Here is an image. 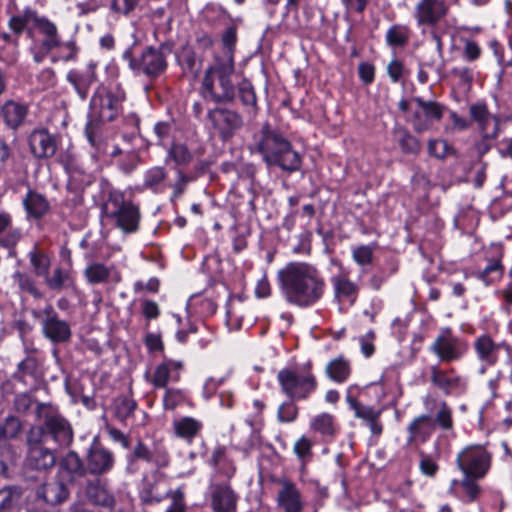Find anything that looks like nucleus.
Masks as SVG:
<instances>
[{
	"mask_svg": "<svg viewBox=\"0 0 512 512\" xmlns=\"http://www.w3.org/2000/svg\"><path fill=\"white\" fill-rule=\"evenodd\" d=\"M163 479L158 475L143 480L142 488L139 492L140 501L145 505H156L161 503L171 489L164 487Z\"/></svg>",
	"mask_w": 512,
	"mask_h": 512,
	"instance_id": "a878e982",
	"label": "nucleus"
},
{
	"mask_svg": "<svg viewBox=\"0 0 512 512\" xmlns=\"http://www.w3.org/2000/svg\"><path fill=\"white\" fill-rule=\"evenodd\" d=\"M334 299L340 305L352 306L359 293V288L355 282L349 279L347 275L338 274L331 278Z\"/></svg>",
	"mask_w": 512,
	"mask_h": 512,
	"instance_id": "393cba45",
	"label": "nucleus"
},
{
	"mask_svg": "<svg viewBox=\"0 0 512 512\" xmlns=\"http://www.w3.org/2000/svg\"><path fill=\"white\" fill-rule=\"evenodd\" d=\"M182 367L180 361L165 360L156 367L151 379L152 384L156 388H164L170 380L178 381Z\"/></svg>",
	"mask_w": 512,
	"mask_h": 512,
	"instance_id": "2f4dec72",
	"label": "nucleus"
},
{
	"mask_svg": "<svg viewBox=\"0 0 512 512\" xmlns=\"http://www.w3.org/2000/svg\"><path fill=\"white\" fill-rule=\"evenodd\" d=\"M277 381L280 391L290 400H307L318 387L311 363L279 370Z\"/></svg>",
	"mask_w": 512,
	"mask_h": 512,
	"instance_id": "20e7f679",
	"label": "nucleus"
},
{
	"mask_svg": "<svg viewBox=\"0 0 512 512\" xmlns=\"http://www.w3.org/2000/svg\"><path fill=\"white\" fill-rule=\"evenodd\" d=\"M23 207L28 218L40 219L46 215L50 209L47 198L39 192L29 189L22 200Z\"/></svg>",
	"mask_w": 512,
	"mask_h": 512,
	"instance_id": "72a5a7b5",
	"label": "nucleus"
},
{
	"mask_svg": "<svg viewBox=\"0 0 512 512\" xmlns=\"http://www.w3.org/2000/svg\"><path fill=\"white\" fill-rule=\"evenodd\" d=\"M208 119L222 140H228L243 125L242 117L235 111L215 108L208 112Z\"/></svg>",
	"mask_w": 512,
	"mask_h": 512,
	"instance_id": "f3484780",
	"label": "nucleus"
},
{
	"mask_svg": "<svg viewBox=\"0 0 512 512\" xmlns=\"http://www.w3.org/2000/svg\"><path fill=\"white\" fill-rule=\"evenodd\" d=\"M311 428L324 436H333L336 433L334 417L328 413L317 415L311 423Z\"/></svg>",
	"mask_w": 512,
	"mask_h": 512,
	"instance_id": "864d4df0",
	"label": "nucleus"
},
{
	"mask_svg": "<svg viewBox=\"0 0 512 512\" xmlns=\"http://www.w3.org/2000/svg\"><path fill=\"white\" fill-rule=\"evenodd\" d=\"M172 44L162 43L158 48L146 47L139 58L132 55L130 49L123 53V59L132 70L138 71L149 78H156L167 69V56L172 52Z\"/></svg>",
	"mask_w": 512,
	"mask_h": 512,
	"instance_id": "0eeeda50",
	"label": "nucleus"
},
{
	"mask_svg": "<svg viewBox=\"0 0 512 512\" xmlns=\"http://www.w3.org/2000/svg\"><path fill=\"white\" fill-rule=\"evenodd\" d=\"M419 470L429 478H434L439 471V454H428L420 450L419 453Z\"/></svg>",
	"mask_w": 512,
	"mask_h": 512,
	"instance_id": "3c124183",
	"label": "nucleus"
},
{
	"mask_svg": "<svg viewBox=\"0 0 512 512\" xmlns=\"http://www.w3.org/2000/svg\"><path fill=\"white\" fill-rule=\"evenodd\" d=\"M176 59L185 74L197 77L201 69V62L197 60L192 47L185 45L176 52Z\"/></svg>",
	"mask_w": 512,
	"mask_h": 512,
	"instance_id": "4c0bfd02",
	"label": "nucleus"
},
{
	"mask_svg": "<svg viewBox=\"0 0 512 512\" xmlns=\"http://www.w3.org/2000/svg\"><path fill=\"white\" fill-rule=\"evenodd\" d=\"M85 462L88 473L99 477L112 470L115 458L110 450L94 442L86 452Z\"/></svg>",
	"mask_w": 512,
	"mask_h": 512,
	"instance_id": "a211bd4d",
	"label": "nucleus"
},
{
	"mask_svg": "<svg viewBox=\"0 0 512 512\" xmlns=\"http://www.w3.org/2000/svg\"><path fill=\"white\" fill-rule=\"evenodd\" d=\"M61 468L67 472L71 479L84 477L88 473L86 462L74 451H69L61 461Z\"/></svg>",
	"mask_w": 512,
	"mask_h": 512,
	"instance_id": "a19ab883",
	"label": "nucleus"
},
{
	"mask_svg": "<svg viewBox=\"0 0 512 512\" xmlns=\"http://www.w3.org/2000/svg\"><path fill=\"white\" fill-rule=\"evenodd\" d=\"M166 498L170 499V505L165 512H186L185 492L182 487L170 490Z\"/></svg>",
	"mask_w": 512,
	"mask_h": 512,
	"instance_id": "13d9d810",
	"label": "nucleus"
},
{
	"mask_svg": "<svg viewBox=\"0 0 512 512\" xmlns=\"http://www.w3.org/2000/svg\"><path fill=\"white\" fill-rule=\"evenodd\" d=\"M238 91L243 105L251 107L253 109L257 108V98L254 91V87L248 80H242L238 84Z\"/></svg>",
	"mask_w": 512,
	"mask_h": 512,
	"instance_id": "052dcab7",
	"label": "nucleus"
},
{
	"mask_svg": "<svg viewBox=\"0 0 512 512\" xmlns=\"http://www.w3.org/2000/svg\"><path fill=\"white\" fill-rule=\"evenodd\" d=\"M394 135L406 154H418L421 150L420 141L414 137L407 129L398 127L394 130Z\"/></svg>",
	"mask_w": 512,
	"mask_h": 512,
	"instance_id": "a18cd8bd",
	"label": "nucleus"
},
{
	"mask_svg": "<svg viewBox=\"0 0 512 512\" xmlns=\"http://www.w3.org/2000/svg\"><path fill=\"white\" fill-rule=\"evenodd\" d=\"M232 75H204L201 83V95L214 103L232 102L235 97V87Z\"/></svg>",
	"mask_w": 512,
	"mask_h": 512,
	"instance_id": "9b49d317",
	"label": "nucleus"
},
{
	"mask_svg": "<svg viewBox=\"0 0 512 512\" xmlns=\"http://www.w3.org/2000/svg\"><path fill=\"white\" fill-rule=\"evenodd\" d=\"M8 25L15 34L19 35L26 31L30 38L34 37V29H38L44 36L41 45L45 50H52L60 45L56 25L48 19L38 16L31 9H26L22 14L11 17Z\"/></svg>",
	"mask_w": 512,
	"mask_h": 512,
	"instance_id": "423d86ee",
	"label": "nucleus"
},
{
	"mask_svg": "<svg viewBox=\"0 0 512 512\" xmlns=\"http://www.w3.org/2000/svg\"><path fill=\"white\" fill-rule=\"evenodd\" d=\"M143 0H109V10L112 14L130 17L141 10Z\"/></svg>",
	"mask_w": 512,
	"mask_h": 512,
	"instance_id": "de8ad7c7",
	"label": "nucleus"
},
{
	"mask_svg": "<svg viewBox=\"0 0 512 512\" xmlns=\"http://www.w3.org/2000/svg\"><path fill=\"white\" fill-rule=\"evenodd\" d=\"M417 108L411 116L410 123L417 133L430 130L434 123L440 121L444 107L435 101H425L421 97L413 98Z\"/></svg>",
	"mask_w": 512,
	"mask_h": 512,
	"instance_id": "2eb2a0df",
	"label": "nucleus"
},
{
	"mask_svg": "<svg viewBox=\"0 0 512 512\" xmlns=\"http://www.w3.org/2000/svg\"><path fill=\"white\" fill-rule=\"evenodd\" d=\"M278 279L285 300L300 308L314 306L326 291L320 270L307 262H289L278 271Z\"/></svg>",
	"mask_w": 512,
	"mask_h": 512,
	"instance_id": "f257e3e1",
	"label": "nucleus"
},
{
	"mask_svg": "<svg viewBox=\"0 0 512 512\" xmlns=\"http://www.w3.org/2000/svg\"><path fill=\"white\" fill-rule=\"evenodd\" d=\"M137 408L136 401L129 396H119L115 400V411L117 417L124 421L129 418Z\"/></svg>",
	"mask_w": 512,
	"mask_h": 512,
	"instance_id": "4d7b16f0",
	"label": "nucleus"
},
{
	"mask_svg": "<svg viewBox=\"0 0 512 512\" xmlns=\"http://www.w3.org/2000/svg\"><path fill=\"white\" fill-rule=\"evenodd\" d=\"M87 502L112 512L116 507V497L110 489L108 482L99 477L90 479L84 487Z\"/></svg>",
	"mask_w": 512,
	"mask_h": 512,
	"instance_id": "dca6fc26",
	"label": "nucleus"
},
{
	"mask_svg": "<svg viewBox=\"0 0 512 512\" xmlns=\"http://www.w3.org/2000/svg\"><path fill=\"white\" fill-rule=\"evenodd\" d=\"M325 373L334 382L343 383L351 374L350 362L343 356H339L328 362Z\"/></svg>",
	"mask_w": 512,
	"mask_h": 512,
	"instance_id": "58836bf2",
	"label": "nucleus"
},
{
	"mask_svg": "<svg viewBox=\"0 0 512 512\" xmlns=\"http://www.w3.org/2000/svg\"><path fill=\"white\" fill-rule=\"evenodd\" d=\"M202 423L192 417H183L174 422V429L177 436L186 440L194 438L201 430Z\"/></svg>",
	"mask_w": 512,
	"mask_h": 512,
	"instance_id": "37998d69",
	"label": "nucleus"
},
{
	"mask_svg": "<svg viewBox=\"0 0 512 512\" xmlns=\"http://www.w3.org/2000/svg\"><path fill=\"white\" fill-rule=\"evenodd\" d=\"M41 362L36 356L25 357L17 365V371L14 373V379L25 385H35L39 379Z\"/></svg>",
	"mask_w": 512,
	"mask_h": 512,
	"instance_id": "f704fd0d",
	"label": "nucleus"
},
{
	"mask_svg": "<svg viewBox=\"0 0 512 512\" xmlns=\"http://www.w3.org/2000/svg\"><path fill=\"white\" fill-rule=\"evenodd\" d=\"M84 275L90 284H101L110 280L117 283L121 280L120 273L113 265L106 266L98 262L89 264L85 268Z\"/></svg>",
	"mask_w": 512,
	"mask_h": 512,
	"instance_id": "473e14b6",
	"label": "nucleus"
},
{
	"mask_svg": "<svg viewBox=\"0 0 512 512\" xmlns=\"http://www.w3.org/2000/svg\"><path fill=\"white\" fill-rule=\"evenodd\" d=\"M235 72L234 54L220 52L215 54L213 63L206 69L205 75H232Z\"/></svg>",
	"mask_w": 512,
	"mask_h": 512,
	"instance_id": "e433bc0d",
	"label": "nucleus"
},
{
	"mask_svg": "<svg viewBox=\"0 0 512 512\" xmlns=\"http://www.w3.org/2000/svg\"><path fill=\"white\" fill-rule=\"evenodd\" d=\"M35 412L42 425L30 429L41 430L42 439L44 436H49L61 447H68L72 443L73 428L55 406L49 403H37Z\"/></svg>",
	"mask_w": 512,
	"mask_h": 512,
	"instance_id": "39448f33",
	"label": "nucleus"
},
{
	"mask_svg": "<svg viewBox=\"0 0 512 512\" xmlns=\"http://www.w3.org/2000/svg\"><path fill=\"white\" fill-rule=\"evenodd\" d=\"M29 147L36 158L52 157L57 150L54 136L46 129H36L29 136Z\"/></svg>",
	"mask_w": 512,
	"mask_h": 512,
	"instance_id": "b1692460",
	"label": "nucleus"
},
{
	"mask_svg": "<svg viewBox=\"0 0 512 512\" xmlns=\"http://www.w3.org/2000/svg\"><path fill=\"white\" fill-rule=\"evenodd\" d=\"M28 257L35 275L40 277L46 276L51 265L49 256L35 246L31 251H29Z\"/></svg>",
	"mask_w": 512,
	"mask_h": 512,
	"instance_id": "09e8293b",
	"label": "nucleus"
},
{
	"mask_svg": "<svg viewBox=\"0 0 512 512\" xmlns=\"http://www.w3.org/2000/svg\"><path fill=\"white\" fill-rule=\"evenodd\" d=\"M256 151L262 156L268 167H279L283 171L293 173L302 166L300 154L292 147L291 142L280 132L265 123L255 135Z\"/></svg>",
	"mask_w": 512,
	"mask_h": 512,
	"instance_id": "f03ea898",
	"label": "nucleus"
},
{
	"mask_svg": "<svg viewBox=\"0 0 512 512\" xmlns=\"http://www.w3.org/2000/svg\"><path fill=\"white\" fill-rule=\"evenodd\" d=\"M428 153L430 156L443 159L449 154L454 153V149L445 140H430L428 143Z\"/></svg>",
	"mask_w": 512,
	"mask_h": 512,
	"instance_id": "0e129e2a",
	"label": "nucleus"
},
{
	"mask_svg": "<svg viewBox=\"0 0 512 512\" xmlns=\"http://www.w3.org/2000/svg\"><path fill=\"white\" fill-rule=\"evenodd\" d=\"M102 190L107 193V199L102 205L103 216L113 220L124 233H135L141 219L139 207L126 201L124 193L110 187L108 182H102Z\"/></svg>",
	"mask_w": 512,
	"mask_h": 512,
	"instance_id": "7ed1b4c3",
	"label": "nucleus"
},
{
	"mask_svg": "<svg viewBox=\"0 0 512 512\" xmlns=\"http://www.w3.org/2000/svg\"><path fill=\"white\" fill-rule=\"evenodd\" d=\"M502 251L497 248L494 256L488 260V265L480 272L479 278L486 284H490L502 277L504 267L501 263Z\"/></svg>",
	"mask_w": 512,
	"mask_h": 512,
	"instance_id": "79ce46f5",
	"label": "nucleus"
},
{
	"mask_svg": "<svg viewBox=\"0 0 512 512\" xmlns=\"http://www.w3.org/2000/svg\"><path fill=\"white\" fill-rule=\"evenodd\" d=\"M66 80L73 86L78 96L85 100L91 86L96 81V74L91 67L84 70H70L66 75Z\"/></svg>",
	"mask_w": 512,
	"mask_h": 512,
	"instance_id": "cd10ccee",
	"label": "nucleus"
},
{
	"mask_svg": "<svg viewBox=\"0 0 512 512\" xmlns=\"http://www.w3.org/2000/svg\"><path fill=\"white\" fill-rule=\"evenodd\" d=\"M22 428V424L15 416H8L0 424V441L15 439Z\"/></svg>",
	"mask_w": 512,
	"mask_h": 512,
	"instance_id": "5fc2aeb1",
	"label": "nucleus"
},
{
	"mask_svg": "<svg viewBox=\"0 0 512 512\" xmlns=\"http://www.w3.org/2000/svg\"><path fill=\"white\" fill-rule=\"evenodd\" d=\"M6 470V465L0 461V472ZM21 497L20 490L15 486L0 483V512H11Z\"/></svg>",
	"mask_w": 512,
	"mask_h": 512,
	"instance_id": "ea45409f",
	"label": "nucleus"
},
{
	"mask_svg": "<svg viewBox=\"0 0 512 512\" xmlns=\"http://www.w3.org/2000/svg\"><path fill=\"white\" fill-rule=\"evenodd\" d=\"M424 404L430 413H434L433 421L435 426L438 425L443 430H451L453 428L452 409L445 401L426 397Z\"/></svg>",
	"mask_w": 512,
	"mask_h": 512,
	"instance_id": "c85d7f7f",
	"label": "nucleus"
},
{
	"mask_svg": "<svg viewBox=\"0 0 512 512\" xmlns=\"http://www.w3.org/2000/svg\"><path fill=\"white\" fill-rule=\"evenodd\" d=\"M280 489L277 492V505L283 512H302L304 503L295 483L287 478L277 480Z\"/></svg>",
	"mask_w": 512,
	"mask_h": 512,
	"instance_id": "aec40b11",
	"label": "nucleus"
},
{
	"mask_svg": "<svg viewBox=\"0 0 512 512\" xmlns=\"http://www.w3.org/2000/svg\"><path fill=\"white\" fill-rule=\"evenodd\" d=\"M26 446L27 451L24 463L27 469L45 472L55 466L56 454L52 449L44 445L41 430H28Z\"/></svg>",
	"mask_w": 512,
	"mask_h": 512,
	"instance_id": "1a4fd4ad",
	"label": "nucleus"
},
{
	"mask_svg": "<svg viewBox=\"0 0 512 512\" xmlns=\"http://www.w3.org/2000/svg\"><path fill=\"white\" fill-rule=\"evenodd\" d=\"M410 30L407 26L395 24L392 25L386 33V42L392 47H403L409 40Z\"/></svg>",
	"mask_w": 512,
	"mask_h": 512,
	"instance_id": "8fccbe9b",
	"label": "nucleus"
},
{
	"mask_svg": "<svg viewBox=\"0 0 512 512\" xmlns=\"http://www.w3.org/2000/svg\"><path fill=\"white\" fill-rule=\"evenodd\" d=\"M492 455L481 445H469L456 457L457 467L464 476L483 478L490 469Z\"/></svg>",
	"mask_w": 512,
	"mask_h": 512,
	"instance_id": "9d476101",
	"label": "nucleus"
},
{
	"mask_svg": "<svg viewBox=\"0 0 512 512\" xmlns=\"http://www.w3.org/2000/svg\"><path fill=\"white\" fill-rule=\"evenodd\" d=\"M449 5L445 0H418L413 17L417 26L434 28L448 15Z\"/></svg>",
	"mask_w": 512,
	"mask_h": 512,
	"instance_id": "ddd939ff",
	"label": "nucleus"
},
{
	"mask_svg": "<svg viewBox=\"0 0 512 512\" xmlns=\"http://www.w3.org/2000/svg\"><path fill=\"white\" fill-rule=\"evenodd\" d=\"M435 432V422L431 414H423L414 418L407 426L408 444L418 446L426 443Z\"/></svg>",
	"mask_w": 512,
	"mask_h": 512,
	"instance_id": "5701e85b",
	"label": "nucleus"
},
{
	"mask_svg": "<svg viewBox=\"0 0 512 512\" xmlns=\"http://www.w3.org/2000/svg\"><path fill=\"white\" fill-rule=\"evenodd\" d=\"M476 479L472 476H465L461 481V486L468 502L475 501L480 494V487L475 482Z\"/></svg>",
	"mask_w": 512,
	"mask_h": 512,
	"instance_id": "774afa93",
	"label": "nucleus"
},
{
	"mask_svg": "<svg viewBox=\"0 0 512 512\" xmlns=\"http://www.w3.org/2000/svg\"><path fill=\"white\" fill-rule=\"evenodd\" d=\"M467 349V343L455 336L450 329L442 330L430 348L442 362H453L460 359Z\"/></svg>",
	"mask_w": 512,
	"mask_h": 512,
	"instance_id": "f8f14e48",
	"label": "nucleus"
},
{
	"mask_svg": "<svg viewBox=\"0 0 512 512\" xmlns=\"http://www.w3.org/2000/svg\"><path fill=\"white\" fill-rule=\"evenodd\" d=\"M296 400H288L283 402L277 411V418L280 422L290 423L293 422L298 415V407L295 404Z\"/></svg>",
	"mask_w": 512,
	"mask_h": 512,
	"instance_id": "680f3d73",
	"label": "nucleus"
},
{
	"mask_svg": "<svg viewBox=\"0 0 512 512\" xmlns=\"http://www.w3.org/2000/svg\"><path fill=\"white\" fill-rule=\"evenodd\" d=\"M375 244L360 245L352 250L353 260L360 266H366L372 263L375 251Z\"/></svg>",
	"mask_w": 512,
	"mask_h": 512,
	"instance_id": "bf43d9fd",
	"label": "nucleus"
},
{
	"mask_svg": "<svg viewBox=\"0 0 512 512\" xmlns=\"http://www.w3.org/2000/svg\"><path fill=\"white\" fill-rule=\"evenodd\" d=\"M213 512H235L238 496L228 483H215L209 487Z\"/></svg>",
	"mask_w": 512,
	"mask_h": 512,
	"instance_id": "412c9836",
	"label": "nucleus"
},
{
	"mask_svg": "<svg viewBox=\"0 0 512 512\" xmlns=\"http://www.w3.org/2000/svg\"><path fill=\"white\" fill-rule=\"evenodd\" d=\"M35 403L36 401L31 394L20 393L15 396L13 406L16 412L25 414L33 407Z\"/></svg>",
	"mask_w": 512,
	"mask_h": 512,
	"instance_id": "338daca9",
	"label": "nucleus"
},
{
	"mask_svg": "<svg viewBox=\"0 0 512 512\" xmlns=\"http://www.w3.org/2000/svg\"><path fill=\"white\" fill-rule=\"evenodd\" d=\"M469 115L477 126L480 134L485 139H495L499 135L500 120L489 112L486 104L475 103L469 107Z\"/></svg>",
	"mask_w": 512,
	"mask_h": 512,
	"instance_id": "6ab92c4d",
	"label": "nucleus"
},
{
	"mask_svg": "<svg viewBox=\"0 0 512 512\" xmlns=\"http://www.w3.org/2000/svg\"><path fill=\"white\" fill-rule=\"evenodd\" d=\"M12 280L22 293H27L36 299L43 297V293L38 289L35 280L29 274L16 271L12 275Z\"/></svg>",
	"mask_w": 512,
	"mask_h": 512,
	"instance_id": "49530a36",
	"label": "nucleus"
},
{
	"mask_svg": "<svg viewBox=\"0 0 512 512\" xmlns=\"http://www.w3.org/2000/svg\"><path fill=\"white\" fill-rule=\"evenodd\" d=\"M430 373L432 384L443 391L445 395L461 392L466 388L463 378L457 375L453 369L445 371L437 366H432L430 367Z\"/></svg>",
	"mask_w": 512,
	"mask_h": 512,
	"instance_id": "4be33fe9",
	"label": "nucleus"
},
{
	"mask_svg": "<svg viewBox=\"0 0 512 512\" xmlns=\"http://www.w3.org/2000/svg\"><path fill=\"white\" fill-rule=\"evenodd\" d=\"M22 238V231L13 223V218L8 212H0V247L14 248Z\"/></svg>",
	"mask_w": 512,
	"mask_h": 512,
	"instance_id": "7c9ffc66",
	"label": "nucleus"
},
{
	"mask_svg": "<svg viewBox=\"0 0 512 512\" xmlns=\"http://www.w3.org/2000/svg\"><path fill=\"white\" fill-rule=\"evenodd\" d=\"M27 114V105L12 100L5 102L0 110V117L12 130H17L24 123Z\"/></svg>",
	"mask_w": 512,
	"mask_h": 512,
	"instance_id": "c756f323",
	"label": "nucleus"
},
{
	"mask_svg": "<svg viewBox=\"0 0 512 512\" xmlns=\"http://www.w3.org/2000/svg\"><path fill=\"white\" fill-rule=\"evenodd\" d=\"M126 100L125 91L115 85L111 88L99 89L91 98L92 112L101 122H111L122 112L123 102Z\"/></svg>",
	"mask_w": 512,
	"mask_h": 512,
	"instance_id": "6e6552de",
	"label": "nucleus"
},
{
	"mask_svg": "<svg viewBox=\"0 0 512 512\" xmlns=\"http://www.w3.org/2000/svg\"><path fill=\"white\" fill-rule=\"evenodd\" d=\"M347 401L350 404V407L354 410L355 416L365 420L367 423L375 418H379L381 415L380 410H376L371 406L363 405L351 396L347 397Z\"/></svg>",
	"mask_w": 512,
	"mask_h": 512,
	"instance_id": "6e6d98bb",
	"label": "nucleus"
},
{
	"mask_svg": "<svg viewBox=\"0 0 512 512\" xmlns=\"http://www.w3.org/2000/svg\"><path fill=\"white\" fill-rule=\"evenodd\" d=\"M169 157L178 165H187L192 160V154L183 144H174L169 150Z\"/></svg>",
	"mask_w": 512,
	"mask_h": 512,
	"instance_id": "69168bd1",
	"label": "nucleus"
},
{
	"mask_svg": "<svg viewBox=\"0 0 512 512\" xmlns=\"http://www.w3.org/2000/svg\"><path fill=\"white\" fill-rule=\"evenodd\" d=\"M186 400L185 393L180 389H167L163 397V406L166 410H173Z\"/></svg>",
	"mask_w": 512,
	"mask_h": 512,
	"instance_id": "e2e57ef3",
	"label": "nucleus"
},
{
	"mask_svg": "<svg viewBox=\"0 0 512 512\" xmlns=\"http://www.w3.org/2000/svg\"><path fill=\"white\" fill-rule=\"evenodd\" d=\"M36 495L49 505H57L69 496L67 486L58 479H51L37 488Z\"/></svg>",
	"mask_w": 512,
	"mask_h": 512,
	"instance_id": "bb28decb",
	"label": "nucleus"
},
{
	"mask_svg": "<svg viewBox=\"0 0 512 512\" xmlns=\"http://www.w3.org/2000/svg\"><path fill=\"white\" fill-rule=\"evenodd\" d=\"M166 171L163 167H152L144 175L143 186L154 192L161 191V185L166 178Z\"/></svg>",
	"mask_w": 512,
	"mask_h": 512,
	"instance_id": "603ef678",
	"label": "nucleus"
},
{
	"mask_svg": "<svg viewBox=\"0 0 512 512\" xmlns=\"http://www.w3.org/2000/svg\"><path fill=\"white\" fill-rule=\"evenodd\" d=\"M41 319L42 333L52 343H65L71 338L70 324L59 318L52 305L46 306L37 314Z\"/></svg>",
	"mask_w": 512,
	"mask_h": 512,
	"instance_id": "4468645a",
	"label": "nucleus"
},
{
	"mask_svg": "<svg viewBox=\"0 0 512 512\" xmlns=\"http://www.w3.org/2000/svg\"><path fill=\"white\" fill-rule=\"evenodd\" d=\"M44 280L47 287L54 291H61L73 284V279L70 276V273L62 267H56L53 270L52 275L47 273L46 276H44Z\"/></svg>",
	"mask_w": 512,
	"mask_h": 512,
	"instance_id": "c03bdc74",
	"label": "nucleus"
},
{
	"mask_svg": "<svg viewBox=\"0 0 512 512\" xmlns=\"http://www.w3.org/2000/svg\"><path fill=\"white\" fill-rule=\"evenodd\" d=\"M474 349L480 361L487 365L496 363L499 346L489 335L483 334L477 337L474 342Z\"/></svg>",
	"mask_w": 512,
	"mask_h": 512,
	"instance_id": "c9c22d12",
	"label": "nucleus"
}]
</instances>
